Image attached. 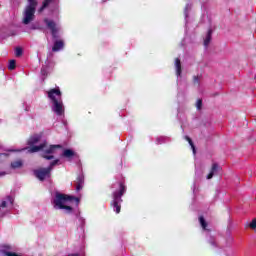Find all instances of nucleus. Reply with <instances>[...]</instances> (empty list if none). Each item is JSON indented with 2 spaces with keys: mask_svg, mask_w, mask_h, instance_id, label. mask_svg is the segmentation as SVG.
Segmentation results:
<instances>
[{
  "mask_svg": "<svg viewBox=\"0 0 256 256\" xmlns=\"http://www.w3.org/2000/svg\"><path fill=\"white\" fill-rule=\"evenodd\" d=\"M117 182L112 185L113 189H116L112 193V203L111 206L113 207L115 213H121V203H123V195H125V191H127V187L125 186V178L123 175H119L117 177Z\"/></svg>",
  "mask_w": 256,
  "mask_h": 256,
  "instance_id": "nucleus-1",
  "label": "nucleus"
},
{
  "mask_svg": "<svg viewBox=\"0 0 256 256\" xmlns=\"http://www.w3.org/2000/svg\"><path fill=\"white\" fill-rule=\"evenodd\" d=\"M44 23H46V27L50 29L52 38L54 40L52 47L53 53H59V51H63V49H65V40L59 39V28L57 27L55 21L45 18Z\"/></svg>",
  "mask_w": 256,
  "mask_h": 256,
  "instance_id": "nucleus-2",
  "label": "nucleus"
},
{
  "mask_svg": "<svg viewBox=\"0 0 256 256\" xmlns=\"http://www.w3.org/2000/svg\"><path fill=\"white\" fill-rule=\"evenodd\" d=\"M73 201H75L76 205H79L80 199L71 195L58 193L54 199V207H57L58 209H65L71 213L73 208L70 205Z\"/></svg>",
  "mask_w": 256,
  "mask_h": 256,
  "instance_id": "nucleus-3",
  "label": "nucleus"
},
{
  "mask_svg": "<svg viewBox=\"0 0 256 256\" xmlns=\"http://www.w3.org/2000/svg\"><path fill=\"white\" fill-rule=\"evenodd\" d=\"M47 94L52 101V111H54L56 115H63L65 108H63V100L61 99V90L59 87L50 89Z\"/></svg>",
  "mask_w": 256,
  "mask_h": 256,
  "instance_id": "nucleus-4",
  "label": "nucleus"
},
{
  "mask_svg": "<svg viewBox=\"0 0 256 256\" xmlns=\"http://www.w3.org/2000/svg\"><path fill=\"white\" fill-rule=\"evenodd\" d=\"M28 5L23 12L22 23L24 25H29L32 21H35V11L37 10V5H39V0H27Z\"/></svg>",
  "mask_w": 256,
  "mask_h": 256,
  "instance_id": "nucleus-5",
  "label": "nucleus"
},
{
  "mask_svg": "<svg viewBox=\"0 0 256 256\" xmlns=\"http://www.w3.org/2000/svg\"><path fill=\"white\" fill-rule=\"evenodd\" d=\"M59 163V160H54L50 163V166L48 168H42L40 170L35 171V175L40 181H43V179H46V177H49L51 175V171Z\"/></svg>",
  "mask_w": 256,
  "mask_h": 256,
  "instance_id": "nucleus-6",
  "label": "nucleus"
},
{
  "mask_svg": "<svg viewBox=\"0 0 256 256\" xmlns=\"http://www.w3.org/2000/svg\"><path fill=\"white\" fill-rule=\"evenodd\" d=\"M56 149H61V145L50 146V148L46 150V154H43L44 159H53V153H55Z\"/></svg>",
  "mask_w": 256,
  "mask_h": 256,
  "instance_id": "nucleus-7",
  "label": "nucleus"
},
{
  "mask_svg": "<svg viewBox=\"0 0 256 256\" xmlns=\"http://www.w3.org/2000/svg\"><path fill=\"white\" fill-rule=\"evenodd\" d=\"M57 1L59 0H43L42 6L39 8L38 13H43V11H45L49 5L57 3Z\"/></svg>",
  "mask_w": 256,
  "mask_h": 256,
  "instance_id": "nucleus-8",
  "label": "nucleus"
},
{
  "mask_svg": "<svg viewBox=\"0 0 256 256\" xmlns=\"http://www.w3.org/2000/svg\"><path fill=\"white\" fill-rule=\"evenodd\" d=\"M219 169H221V167H219V164L213 163L211 171L207 176V179H213V175H217V173H219Z\"/></svg>",
  "mask_w": 256,
  "mask_h": 256,
  "instance_id": "nucleus-9",
  "label": "nucleus"
},
{
  "mask_svg": "<svg viewBox=\"0 0 256 256\" xmlns=\"http://www.w3.org/2000/svg\"><path fill=\"white\" fill-rule=\"evenodd\" d=\"M212 37H213V30L209 29L204 39V47H209V43H211Z\"/></svg>",
  "mask_w": 256,
  "mask_h": 256,
  "instance_id": "nucleus-10",
  "label": "nucleus"
},
{
  "mask_svg": "<svg viewBox=\"0 0 256 256\" xmlns=\"http://www.w3.org/2000/svg\"><path fill=\"white\" fill-rule=\"evenodd\" d=\"M40 141H41V135H34L29 139L28 144L35 145V144L39 143Z\"/></svg>",
  "mask_w": 256,
  "mask_h": 256,
  "instance_id": "nucleus-11",
  "label": "nucleus"
},
{
  "mask_svg": "<svg viewBox=\"0 0 256 256\" xmlns=\"http://www.w3.org/2000/svg\"><path fill=\"white\" fill-rule=\"evenodd\" d=\"M74 187L76 191H81V189H83V178H78L76 182H74Z\"/></svg>",
  "mask_w": 256,
  "mask_h": 256,
  "instance_id": "nucleus-12",
  "label": "nucleus"
},
{
  "mask_svg": "<svg viewBox=\"0 0 256 256\" xmlns=\"http://www.w3.org/2000/svg\"><path fill=\"white\" fill-rule=\"evenodd\" d=\"M7 203H9L10 205H13V197L11 196H7L5 201H2L0 207L2 209H5V207H7Z\"/></svg>",
  "mask_w": 256,
  "mask_h": 256,
  "instance_id": "nucleus-13",
  "label": "nucleus"
},
{
  "mask_svg": "<svg viewBox=\"0 0 256 256\" xmlns=\"http://www.w3.org/2000/svg\"><path fill=\"white\" fill-rule=\"evenodd\" d=\"M45 143L41 144L40 146H34L30 148L28 151L29 153H37L38 151H41L42 149H45Z\"/></svg>",
  "mask_w": 256,
  "mask_h": 256,
  "instance_id": "nucleus-14",
  "label": "nucleus"
},
{
  "mask_svg": "<svg viewBox=\"0 0 256 256\" xmlns=\"http://www.w3.org/2000/svg\"><path fill=\"white\" fill-rule=\"evenodd\" d=\"M11 167H12V169H19V168L23 167V162L21 160H16L11 163Z\"/></svg>",
  "mask_w": 256,
  "mask_h": 256,
  "instance_id": "nucleus-15",
  "label": "nucleus"
},
{
  "mask_svg": "<svg viewBox=\"0 0 256 256\" xmlns=\"http://www.w3.org/2000/svg\"><path fill=\"white\" fill-rule=\"evenodd\" d=\"M248 229H251V231H256V218H253L247 225Z\"/></svg>",
  "mask_w": 256,
  "mask_h": 256,
  "instance_id": "nucleus-16",
  "label": "nucleus"
},
{
  "mask_svg": "<svg viewBox=\"0 0 256 256\" xmlns=\"http://www.w3.org/2000/svg\"><path fill=\"white\" fill-rule=\"evenodd\" d=\"M75 155V152L71 149H66L63 152V157H67L68 159H70V157H73Z\"/></svg>",
  "mask_w": 256,
  "mask_h": 256,
  "instance_id": "nucleus-17",
  "label": "nucleus"
},
{
  "mask_svg": "<svg viewBox=\"0 0 256 256\" xmlns=\"http://www.w3.org/2000/svg\"><path fill=\"white\" fill-rule=\"evenodd\" d=\"M200 225L204 231H207V222L205 221V218L203 216L199 217Z\"/></svg>",
  "mask_w": 256,
  "mask_h": 256,
  "instance_id": "nucleus-18",
  "label": "nucleus"
},
{
  "mask_svg": "<svg viewBox=\"0 0 256 256\" xmlns=\"http://www.w3.org/2000/svg\"><path fill=\"white\" fill-rule=\"evenodd\" d=\"M15 55H16L17 57H21V55H23V48L17 47V48L15 49Z\"/></svg>",
  "mask_w": 256,
  "mask_h": 256,
  "instance_id": "nucleus-19",
  "label": "nucleus"
},
{
  "mask_svg": "<svg viewBox=\"0 0 256 256\" xmlns=\"http://www.w3.org/2000/svg\"><path fill=\"white\" fill-rule=\"evenodd\" d=\"M186 141H188L189 145H191L193 151H195V145H193V140L189 138V136H185Z\"/></svg>",
  "mask_w": 256,
  "mask_h": 256,
  "instance_id": "nucleus-20",
  "label": "nucleus"
},
{
  "mask_svg": "<svg viewBox=\"0 0 256 256\" xmlns=\"http://www.w3.org/2000/svg\"><path fill=\"white\" fill-rule=\"evenodd\" d=\"M196 107L197 109H201V107H203V100L199 99L196 103Z\"/></svg>",
  "mask_w": 256,
  "mask_h": 256,
  "instance_id": "nucleus-21",
  "label": "nucleus"
},
{
  "mask_svg": "<svg viewBox=\"0 0 256 256\" xmlns=\"http://www.w3.org/2000/svg\"><path fill=\"white\" fill-rule=\"evenodd\" d=\"M30 29H32V31H35V30H37V29H41V27H39V26H37V25H35V24H32V25L30 26Z\"/></svg>",
  "mask_w": 256,
  "mask_h": 256,
  "instance_id": "nucleus-22",
  "label": "nucleus"
},
{
  "mask_svg": "<svg viewBox=\"0 0 256 256\" xmlns=\"http://www.w3.org/2000/svg\"><path fill=\"white\" fill-rule=\"evenodd\" d=\"M176 73L177 75H181V65L176 66Z\"/></svg>",
  "mask_w": 256,
  "mask_h": 256,
  "instance_id": "nucleus-23",
  "label": "nucleus"
},
{
  "mask_svg": "<svg viewBox=\"0 0 256 256\" xmlns=\"http://www.w3.org/2000/svg\"><path fill=\"white\" fill-rule=\"evenodd\" d=\"M16 67H17L16 65H9L8 70L9 71H15Z\"/></svg>",
  "mask_w": 256,
  "mask_h": 256,
  "instance_id": "nucleus-24",
  "label": "nucleus"
},
{
  "mask_svg": "<svg viewBox=\"0 0 256 256\" xmlns=\"http://www.w3.org/2000/svg\"><path fill=\"white\" fill-rule=\"evenodd\" d=\"M16 64H17V60L15 59L9 60V65H16Z\"/></svg>",
  "mask_w": 256,
  "mask_h": 256,
  "instance_id": "nucleus-25",
  "label": "nucleus"
},
{
  "mask_svg": "<svg viewBox=\"0 0 256 256\" xmlns=\"http://www.w3.org/2000/svg\"><path fill=\"white\" fill-rule=\"evenodd\" d=\"M175 65H181V59L176 58L175 59Z\"/></svg>",
  "mask_w": 256,
  "mask_h": 256,
  "instance_id": "nucleus-26",
  "label": "nucleus"
},
{
  "mask_svg": "<svg viewBox=\"0 0 256 256\" xmlns=\"http://www.w3.org/2000/svg\"><path fill=\"white\" fill-rule=\"evenodd\" d=\"M70 256H79V254H72V255H70Z\"/></svg>",
  "mask_w": 256,
  "mask_h": 256,
  "instance_id": "nucleus-27",
  "label": "nucleus"
}]
</instances>
